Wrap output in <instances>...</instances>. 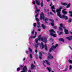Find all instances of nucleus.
I'll return each instance as SVG.
<instances>
[{
	"instance_id": "obj_25",
	"label": "nucleus",
	"mask_w": 72,
	"mask_h": 72,
	"mask_svg": "<svg viewBox=\"0 0 72 72\" xmlns=\"http://www.w3.org/2000/svg\"><path fill=\"white\" fill-rule=\"evenodd\" d=\"M49 21H50L52 23H54V21L53 19H49Z\"/></svg>"
},
{
	"instance_id": "obj_1",
	"label": "nucleus",
	"mask_w": 72,
	"mask_h": 72,
	"mask_svg": "<svg viewBox=\"0 0 72 72\" xmlns=\"http://www.w3.org/2000/svg\"><path fill=\"white\" fill-rule=\"evenodd\" d=\"M38 39H36L35 40V41L36 43L38 42V41H40L41 40L43 42H46L47 41H46V38H43L42 37L41 38V35H39L38 36Z\"/></svg>"
},
{
	"instance_id": "obj_30",
	"label": "nucleus",
	"mask_w": 72,
	"mask_h": 72,
	"mask_svg": "<svg viewBox=\"0 0 72 72\" xmlns=\"http://www.w3.org/2000/svg\"><path fill=\"white\" fill-rule=\"evenodd\" d=\"M59 30L60 31H63V29L60 27H59Z\"/></svg>"
},
{
	"instance_id": "obj_18",
	"label": "nucleus",
	"mask_w": 72,
	"mask_h": 72,
	"mask_svg": "<svg viewBox=\"0 0 72 72\" xmlns=\"http://www.w3.org/2000/svg\"><path fill=\"white\" fill-rule=\"evenodd\" d=\"M61 5H64V6H65V5H67V3H61Z\"/></svg>"
},
{
	"instance_id": "obj_27",
	"label": "nucleus",
	"mask_w": 72,
	"mask_h": 72,
	"mask_svg": "<svg viewBox=\"0 0 72 72\" xmlns=\"http://www.w3.org/2000/svg\"><path fill=\"white\" fill-rule=\"evenodd\" d=\"M45 62L46 64H48V65H50V64H49V62H48V60H45Z\"/></svg>"
},
{
	"instance_id": "obj_16",
	"label": "nucleus",
	"mask_w": 72,
	"mask_h": 72,
	"mask_svg": "<svg viewBox=\"0 0 72 72\" xmlns=\"http://www.w3.org/2000/svg\"><path fill=\"white\" fill-rule=\"evenodd\" d=\"M50 35L55 37H57V36H56V34H53V33H51V35Z\"/></svg>"
},
{
	"instance_id": "obj_33",
	"label": "nucleus",
	"mask_w": 72,
	"mask_h": 72,
	"mask_svg": "<svg viewBox=\"0 0 72 72\" xmlns=\"http://www.w3.org/2000/svg\"><path fill=\"white\" fill-rule=\"evenodd\" d=\"M63 34V32H61L58 34V35H62Z\"/></svg>"
},
{
	"instance_id": "obj_56",
	"label": "nucleus",
	"mask_w": 72,
	"mask_h": 72,
	"mask_svg": "<svg viewBox=\"0 0 72 72\" xmlns=\"http://www.w3.org/2000/svg\"><path fill=\"white\" fill-rule=\"evenodd\" d=\"M40 25H38V26H37V27H38V28H40Z\"/></svg>"
},
{
	"instance_id": "obj_8",
	"label": "nucleus",
	"mask_w": 72,
	"mask_h": 72,
	"mask_svg": "<svg viewBox=\"0 0 72 72\" xmlns=\"http://www.w3.org/2000/svg\"><path fill=\"white\" fill-rule=\"evenodd\" d=\"M51 9H52V10L53 11V12L55 14V13H56L55 12V10L53 9H55L54 6H52V7H51Z\"/></svg>"
},
{
	"instance_id": "obj_36",
	"label": "nucleus",
	"mask_w": 72,
	"mask_h": 72,
	"mask_svg": "<svg viewBox=\"0 0 72 72\" xmlns=\"http://www.w3.org/2000/svg\"><path fill=\"white\" fill-rule=\"evenodd\" d=\"M30 58H32V54H30Z\"/></svg>"
},
{
	"instance_id": "obj_53",
	"label": "nucleus",
	"mask_w": 72,
	"mask_h": 72,
	"mask_svg": "<svg viewBox=\"0 0 72 72\" xmlns=\"http://www.w3.org/2000/svg\"><path fill=\"white\" fill-rule=\"evenodd\" d=\"M57 26H54L53 27L54 28H55H55H57Z\"/></svg>"
},
{
	"instance_id": "obj_44",
	"label": "nucleus",
	"mask_w": 72,
	"mask_h": 72,
	"mask_svg": "<svg viewBox=\"0 0 72 72\" xmlns=\"http://www.w3.org/2000/svg\"><path fill=\"white\" fill-rule=\"evenodd\" d=\"M60 26L61 27H62L63 26V25L62 24H60Z\"/></svg>"
},
{
	"instance_id": "obj_6",
	"label": "nucleus",
	"mask_w": 72,
	"mask_h": 72,
	"mask_svg": "<svg viewBox=\"0 0 72 72\" xmlns=\"http://www.w3.org/2000/svg\"><path fill=\"white\" fill-rule=\"evenodd\" d=\"M49 32H50V35L51 33H55V32L54 31L53 29H51L49 30Z\"/></svg>"
},
{
	"instance_id": "obj_42",
	"label": "nucleus",
	"mask_w": 72,
	"mask_h": 72,
	"mask_svg": "<svg viewBox=\"0 0 72 72\" xmlns=\"http://www.w3.org/2000/svg\"><path fill=\"white\" fill-rule=\"evenodd\" d=\"M36 20L37 21V22H38L39 21V19H38V18L37 17L36 18Z\"/></svg>"
},
{
	"instance_id": "obj_49",
	"label": "nucleus",
	"mask_w": 72,
	"mask_h": 72,
	"mask_svg": "<svg viewBox=\"0 0 72 72\" xmlns=\"http://www.w3.org/2000/svg\"><path fill=\"white\" fill-rule=\"evenodd\" d=\"M19 67L20 68H21V67H23V66L22 65H20L19 66Z\"/></svg>"
},
{
	"instance_id": "obj_51",
	"label": "nucleus",
	"mask_w": 72,
	"mask_h": 72,
	"mask_svg": "<svg viewBox=\"0 0 72 72\" xmlns=\"http://www.w3.org/2000/svg\"><path fill=\"white\" fill-rule=\"evenodd\" d=\"M33 4H35V2L34 1H33Z\"/></svg>"
},
{
	"instance_id": "obj_52",
	"label": "nucleus",
	"mask_w": 72,
	"mask_h": 72,
	"mask_svg": "<svg viewBox=\"0 0 72 72\" xmlns=\"http://www.w3.org/2000/svg\"><path fill=\"white\" fill-rule=\"evenodd\" d=\"M44 10L45 12H47V10L46 9H44Z\"/></svg>"
},
{
	"instance_id": "obj_31",
	"label": "nucleus",
	"mask_w": 72,
	"mask_h": 72,
	"mask_svg": "<svg viewBox=\"0 0 72 72\" xmlns=\"http://www.w3.org/2000/svg\"><path fill=\"white\" fill-rule=\"evenodd\" d=\"M68 62L71 64H72V60H71L70 59H69L68 60Z\"/></svg>"
},
{
	"instance_id": "obj_60",
	"label": "nucleus",
	"mask_w": 72,
	"mask_h": 72,
	"mask_svg": "<svg viewBox=\"0 0 72 72\" xmlns=\"http://www.w3.org/2000/svg\"><path fill=\"white\" fill-rule=\"evenodd\" d=\"M43 63H45V61L43 60Z\"/></svg>"
},
{
	"instance_id": "obj_48",
	"label": "nucleus",
	"mask_w": 72,
	"mask_h": 72,
	"mask_svg": "<svg viewBox=\"0 0 72 72\" xmlns=\"http://www.w3.org/2000/svg\"><path fill=\"white\" fill-rule=\"evenodd\" d=\"M35 53H37V50H35Z\"/></svg>"
},
{
	"instance_id": "obj_41",
	"label": "nucleus",
	"mask_w": 72,
	"mask_h": 72,
	"mask_svg": "<svg viewBox=\"0 0 72 72\" xmlns=\"http://www.w3.org/2000/svg\"><path fill=\"white\" fill-rule=\"evenodd\" d=\"M34 27H36V23H34L33 24Z\"/></svg>"
},
{
	"instance_id": "obj_17",
	"label": "nucleus",
	"mask_w": 72,
	"mask_h": 72,
	"mask_svg": "<svg viewBox=\"0 0 72 72\" xmlns=\"http://www.w3.org/2000/svg\"><path fill=\"white\" fill-rule=\"evenodd\" d=\"M47 69L49 71V72H51L50 71H51V68L50 67H47Z\"/></svg>"
},
{
	"instance_id": "obj_28",
	"label": "nucleus",
	"mask_w": 72,
	"mask_h": 72,
	"mask_svg": "<svg viewBox=\"0 0 72 72\" xmlns=\"http://www.w3.org/2000/svg\"><path fill=\"white\" fill-rule=\"evenodd\" d=\"M42 27L43 28V29H45V26L43 24H42Z\"/></svg>"
},
{
	"instance_id": "obj_23",
	"label": "nucleus",
	"mask_w": 72,
	"mask_h": 72,
	"mask_svg": "<svg viewBox=\"0 0 72 72\" xmlns=\"http://www.w3.org/2000/svg\"><path fill=\"white\" fill-rule=\"evenodd\" d=\"M70 6H71V3H69V4L67 5L66 8H69Z\"/></svg>"
},
{
	"instance_id": "obj_15",
	"label": "nucleus",
	"mask_w": 72,
	"mask_h": 72,
	"mask_svg": "<svg viewBox=\"0 0 72 72\" xmlns=\"http://www.w3.org/2000/svg\"><path fill=\"white\" fill-rule=\"evenodd\" d=\"M62 12L64 14H67V12L66 11H64V10H62Z\"/></svg>"
},
{
	"instance_id": "obj_57",
	"label": "nucleus",
	"mask_w": 72,
	"mask_h": 72,
	"mask_svg": "<svg viewBox=\"0 0 72 72\" xmlns=\"http://www.w3.org/2000/svg\"><path fill=\"white\" fill-rule=\"evenodd\" d=\"M25 59H26V58H24L23 59V60L24 61L25 60Z\"/></svg>"
},
{
	"instance_id": "obj_3",
	"label": "nucleus",
	"mask_w": 72,
	"mask_h": 72,
	"mask_svg": "<svg viewBox=\"0 0 72 72\" xmlns=\"http://www.w3.org/2000/svg\"><path fill=\"white\" fill-rule=\"evenodd\" d=\"M58 44H56L55 45V46L54 45L53 46L51 47V48H50L49 50V53H51L53 50H54L55 49H56L57 47H58Z\"/></svg>"
},
{
	"instance_id": "obj_47",
	"label": "nucleus",
	"mask_w": 72,
	"mask_h": 72,
	"mask_svg": "<svg viewBox=\"0 0 72 72\" xmlns=\"http://www.w3.org/2000/svg\"><path fill=\"white\" fill-rule=\"evenodd\" d=\"M40 10H38L37 9L36 10V11H37V12H39V11H40Z\"/></svg>"
},
{
	"instance_id": "obj_26",
	"label": "nucleus",
	"mask_w": 72,
	"mask_h": 72,
	"mask_svg": "<svg viewBox=\"0 0 72 72\" xmlns=\"http://www.w3.org/2000/svg\"><path fill=\"white\" fill-rule=\"evenodd\" d=\"M69 13L70 14H71L70 15V16L71 17H72V12L71 11H69Z\"/></svg>"
},
{
	"instance_id": "obj_40",
	"label": "nucleus",
	"mask_w": 72,
	"mask_h": 72,
	"mask_svg": "<svg viewBox=\"0 0 72 72\" xmlns=\"http://www.w3.org/2000/svg\"><path fill=\"white\" fill-rule=\"evenodd\" d=\"M34 32H35V30H33V31L32 32V35L34 34Z\"/></svg>"
},
{
	"instance_id": "obj_50",
	"label": "nucleus",
	"mask_w": 72,
	"mask_h": 72,
	"mask_svg": "<svg viewBox=\"0 0 72 72\" xmlns=\"http://www.w3.org/2000/svg\"><path fill=\"white\" fill-rule=\"evenodd\" d=\"M35 57L36 58V59H38V56H37V55H36L35 56Z\"/></svg>"
},
{
	"instance_id": "obj_5",
	"label": "nucleus",
	"mask_w": 72,
	"mask_h": 72,
	"mask_svg": "<svg viewBox=\"0 0 72 72\" xmlns=\"http://www.w3.org/2000/svg\"><path fill=\"white\" fill-rule=\"evenodd\" d=\"M48 55V59H53V56L50 53H49Z\"/></svg>"
},
{
	"instance_id": "obj_59",
	"label": "nucleus",
	"mask_w": 72,
	"mask_h": 72,
	"mask_svg": "<svg viewBox=\"0 0 72 72\" xmlns=\"http://www.w3.org/2000/svg\"><path fill=\"white\" fill-rule=\"evenodd\" d=\"M62 27V28H64V29H66V27H64V26H63Z\"/></svg>"
},
{
	"instance_id": "obj_10",
	"label": "nucleus",
	"mask_w": 72,
	"mask_h": 72,
	"mask_svg": "<svg viewBox=\"0 0 72 72\" xmlns=\"http://www.w3.org/2000/svg\"><path fill=\"white\" fill-rule=\"evenodd\" d=\"M62 17L64 19H65L66 20H67V19H68V17H67V16L62 15Z\"/></svg>"
},
{
	"instance_id": "obj_32",
	"label": "nucleus",
	"mask_w": 72,
	"mask_h": 72,
	"mask_svg": "<svg viewBox=\"0 0 72 72\" xmlns=\"http://www.w3.org/2000/svg\"><path fill=\"white\" fill-rule=\"evenodd\" d=\"M72 66L70 65L69 66V70H71V69H72Z\"/></svg>"
},
{
	"instance_id": "obj_35",
	"label": "nucleus",
	"mask_w": 72,
	"mask_h": 72,
	"mask_svg": "<svg viewBox=\"0 0 72 72\" xmlns=\"http://www.w3.org/2000/svg\"><path fill=\"white\" fill-rule=\"evenodd\" d=\"M29 50L30 52H32V49H31L30 48H29Z\"/></svg>"
},
{
	"instance_id": "obj_43",
	"label": "nucleus",
	"mask_w": 72,
	"mask_h": 72,
	"mask_svg": "<svg viewBox=\"0 0 72 72\" xmlns=\"http://www.w3.org/2000/svg\"><path fill=\"white\" fill-rule=\"evenodd\" d=\"M67 69H68L67 68H66V69H65L63 70V71H67Z\"/></svg>"
},
{
	"instance_id": "obj_22",
	"label": "nucleus",
	"mask_w": 72,
	"mask_h": 72,
	"mask_svg": "<svg viewBox=\"0 0 72 72\" xmlns=\"http://www.w3.org/2000/svg\"><path fill=\"white\" fill-rule=\"evenodd\" d=\"M59 41H62L63 42H64V39L62 38H60L59 39Z\"/></svg>"
},
{
	"instance_id": "obj_54",
	"label": "nucleus",
	"mask_w": 72,
	"mask_h": 72,
	"mask_svg": "<svg viewBox=\"0 0 72 72\" xmlns=\"http://www.w3.org/2000/svg\"><path fill=\"white\" fill-rule=\"evenodd\" d=\"M26 53L27 54H28V50H27L26 51Z\"/></svg>"
},
{
	"instance_id": "obj_37",
	"label": "nucleus",
	"mask_w": 72,
	"mask_h": 72,
	"mask_svg": "<svg viewBox=\"0 0 72 72\" xmlns=\"http://www.w3.org/2000/svg\"><path fill=\"white\" fill-rule=\"evenodd\" d=\"M51 24L52 26H54V22H51Z\"/></svg>"
},
{
	"instance_id": "obj_29",
	"label": "nucleus",
	"mask_w": 72,
	"mask_h": 72,
	"mask_svg": "<svg viewBox=\"0 0 72 72\" xmlns=\"http://www.w3.org/2000/svg\"><path fill=\"white\" fill-rule=\"evenodd\" d=\"M71 22H72V19H69L68 21V23H71Z\"/></svg>"
},
{
	"instance_id": "obj_21",
	"label": "nucleus",
	"mask_w": 72,
	"mask_h": 72,
	"mask_svg": "<svg viewBox=\"0 0 72 72\" xmlns=\"http://www.w3.org/2000/svg\"><path fill=\"white\" fill-rule=\"evenodd\" d=\"M37 44H35V48L36 49H37V48H38V45H39V43H38V42L37 43H36Z\"/></svg>"
},
{
	"instance_id": "obj_12",
	"label": "nucleus",
	"mask_w": 72,
	"mask_h": 72,
	"mask_svg": "<svg viewBox=\"0 0 72 72\" xmlns=\"http://www.w3.org/2000/svg\"><path fill=\"white\" fill-rule=\"evenodd\" d=\"M66 39H68V40L69 41H71L72 39V36H71L69 37H66Z\"/></svg>"
},
{
	"instance_id": "obj_61",
	"label": "nucleus",
	"mask_w": 72,
	"mask_h": 72,
	"mask_svg": "<svg viewBox=\"0 0 72 72\" xmlns=\"http://www.w3.org/2000/svg\"><path fill=\"white\" fill-rule=\"evenodd\" d=\"M38 30L39 31H41V29H38Z\"/></svg>"
},
{
	"instance_id": "obj_55",
	"label": "nucleus",
	"mask_w": 72,
	"mask_h": 72,
	"mask_svg": "<svg viewBox=\"0 0 72 72\" xmlns=\"http://www.w3.org/2000/svg\"><path fill=\"white\" fill-rule=\"evenodd\" d=\"M36 35H37V32H35V36H36Z\"/></svg>"
},
{
	"instance_id": "obj_7",
	"label": "nucleus",
	"mask_w": 72,
	"mask_h": 72,
	"mask_svg": "<svg viewBox=\"0 0 72 72\" xmlns=\"http://www.w3.org/2000/svg\"><path fill=\"white\" fill-rule=\"evenodd\" d=\"M62 9V7H60V8L57 9L56 10L57 13H60V11H61V10Z\"/></svg>"
},
{
	"instance_id": "obj_62",
	"label": "nucleus",
	"mask_w": 72,
	"mask_h": 72,
	"mask_svg": "<svg viewBox=\"0 0 72 72\" xmlns=\"http://www.w3.org/2000/svg\"><path fill=\"white\" fill-rule=\"evenodd\" d=\"M50 0H47V2H49V1H50Z\"/></svg>"
},
{
	"instance_id": "obj_38",
	"label": "nucleus",
	"mask_w": 72,
	"mask_h": 72,
	"mask_svg": "<svg viewBox=\"0 0 72 72\" xmlns=\"http://www.w3.org/2000/svg\"><path fill=\"white\" fill-rule=\"evenodd\" d=\"M21 69V68H18L17 69V71H19Z\"/></svg>"
},
{
	"instance_id": "obj_4",
	"label": "nucleus",
	"mask_w": 72,
	"mask_h": 72,
	"mask_svg": "<svg viewBox=\"0 0 72 72\" xmlns=\"http://www.w3.org/2000/svg\"><path fill=\"white\" fill-rule=\"evenodd\" d=\"M39 54L40 55L39 57V58L41 60L42 59V58L41 57H42V54H44V53L43 51H42L39 52Z\"/></svg>"
},
{
	"instance_id": "obj_63",
	"label": "nucleus",
	"mask_w": 72,
	"mask_h": 72,
	"mask_svg": "<svg viewBox=\"0 0 72 72\" xmlns=\"http://www.w3.org/2000/svg\"><path fill=\"white\" fill-rule=\"evenodd\" d=\"M70 33H71V35L72 34V32H70Z\"/></svg>"
},
{
	"instance_id": "obj_13",
	"label": "nucleus",
	"mask_w": 72,
	"mask_h": 72,
	"mask_svg": "<svg viewBox=\"0 0 72 72\" xmlns=\"http://www.w3.org/2000/svg\"><path fill=\"white\" fill-rule=\"evenodd\" d=\"M36 3L37 5H40V0H35Z\"/></svg>"
},
{
	"instance_id": "obj_46",
	"label": "nucleus",
	"mask_w": 72,
	"mask_h": 72,
	"mask_svg": "<svg viewBox=\"0 0 72 72\" xmlns=\"http://www.w3.org/2000/svg\"><path fill=\"white\" fill-rule=\"evenodd\" d=\"M50 14H51V15H53V13H52V12H50Z\"/></svg>"
},
{
	"instance_id": "obj_45",
	"label": "nucleus",
	"mask_w": 72,
	"mask_h": 72,
	"mask_svg": "<svg viewBox=\"0 0 72 72\" xmlns=\"http://www.w3.org/2000/svg\"><path fill=\"white\" fill-rule=\"evenodd\" d=\"M37 24L38 25H40V22L39 21H37Z\"/></svg>"
},
{
	"instance_id": "obj_24",
	"label": "nucleus",
	"mask_w": 72,
	"mask_h": 72,
	"mask_svg": "<svg viewBox=\"0 0 72 72\" xmlns=\"http://www.w3.org/2000/svg\"><path fill=\"white\" fill-rule=\"evenodd\" d=\"M40 5L41 6V7H42L43 6H44V3H43V2L42 1L41 3H40Z\"/></svg>"
},
{
	"instance_id": "obj_64",
	"label": "nucleus",
	"mask_w": 72,
	"mask_h": 72,
	"mask_svg": "<svg viewBox=\"0 0 72 72\" xmlns=\"http://www.w3.org/2000/svg\"><path fill=\"white\" fill-rule=\"evenodd\" d=\"M47 14H48V15L49 16V13L48 12Z\"/></svg>"
},
{
	"instance_id": "obj_34",
	"label": "nucleus",
	"mask_w": 72,
	"mask_h": 72,
	"mask_svg": "<svg viewBox=\"0 0 72 72\" xmlns=\"http://www.w3.org/2000/svg\"><path fill=\"white\" fill-rule=\"evenodd\" d=\"M36 37V36H35H35H32L31 37V39H35Z\"/></svg>"
},
{
	"instance_id": "obj_20",
	"label": "nucleus",
	"mask_w": 72,
	"mask_h": 72,
	"mask_svg": "<svg viewBox=\"0 0 72 72\" xmlns=\"http://www.w3.org/2000/svg\"><path fill=\"white\" fill-rule=\"evenodd\" d=\"M41 49H43L44 48V44H43V43L42 42H41Z\"/></svg>"
},
{
	"instance_id": "obj_58",
	"label": "nucleus",
	"mask_w": 72,
	"mask_h": 72,
	"mask_svg": "<svg viewBox=\"0 0 72 72\" xmlns=\"http://www.w3.org/2000/svg\"><path fill=\"white\" fill-rule=\"evenodd\" d=\"M69 47L70 48V49L72 50V48H71V47L70 46H69Z\"/></svg>"
},
{
	"instance_id": "obj_11",
	"label": "nucleus",
	"mask_w": 72,
	"mask_h": 72,
	"mask_svg": "<svg viewBox=\"0 0 72 72\" xmlns=\"http://www.w3.org/2000/svg\"><path fill=\"white\" fill-rule=\"evenodd\" d=\"M64 31L65 32V34H66V35H68V34H69V33L68 32V30L66 29H65Z\"/></svg>"
},
{
	"instance_id": "obj_2",
	"label": "nucleus",
	"mask_w": 72,
	"mask_h": 72,
	"mask_svg": "<svg viewBox=\"0 0 72 72\" xmlns=\"http://www.w3.org/2000/svg\"><path fill=\"white\" fill-rule=\"evenodd\" d=\"M40 19L41 21L42 19H43L45 21H48V19L44 16V14L43 12H42L41 14H40Z\"/></svg>"
},
{
	"instance_id": "obj_14",
	"label": "nucleus",
	"mask_w": 72,
	"mask_h": 72,
	"mask_svg": "<svg viewBox=\"0 0 72 72\" xmlns=\"http://www.w3.org/2000/svg\"><path fill=\"white\" fill-rule=\"evenodd\" d=\"M57 15L60 18H62V17L61 16V14H60V12H58L57 13Z\"/></svg>"
},
{
	"instance_id": "obj_9",
	"label": "nucleus",
	"mask_w": 72,
	"mask_h": 72,
	"mask_svg": "<svg viewBox=\"0 0 72 72\" xmlns=\"http://www.w3.org/2000/svg\"><path fill=\"white\" fill-rule=\"evenodd\" d=\"M35 67H36V66H35L33 65V64H31V66L30 68L31 69H34Z\"/></svg>"
},
{
	"instance_id": "obj_19",
	"label": "nucleus",
	"mask_w": 72,
	"mask_h": 72,
	"mask_svg": "<svg viewBox=\"0 0 72 72\" xmlns=\"http://www.w3.org/2000/svg\"><path fill=\"white\" fill-rule=\"evenodd\" d=\"M44 49L46 51H48V47H47V46L46 44H45L44 45Z\"/></svg>"
},
{
	"instance_id": "obj_39",
	"label": "nucleus",
	"mask_w": 72,
	"mask_h": 72,
	"mask_svg": "<svg viewBox=\"0 0 72 72\" xmlns=\"http://www.w3.org/2000/svg\"><path fill=\"white\" fill-rule=\"evenodd\" d=\"M39 13H37V14L36 15H35V17H38V15H39Z\"/></svg>"
}]
</instances>
